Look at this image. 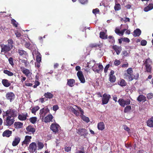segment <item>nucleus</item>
Segmentation results:
<instances>
[{"mask_svg": "<svg viewBox=\"0 0 153 153\" xmlns=\"http://www.w3.org/2000/svg\"><path fill=\"white\" fill-rule=\"evenodd\" d=\"M144 65L145 72L151 73L152 71V62L151 59L149 58L146 59L143 61Z\"/></svg>", "mask_w": 153, "mask_h": 153, "instance_id": "obj_1", "label": "nucleus"}, {"mask_svg": "<svg viewBox=\"0 0 153 153\" xmlns=\"http://www.w3.org/2000/svg\"><path fill=\"white\" fill-rule=\"evenodd\" d=\"M2 52L4 53L6 57L8 59V60L10 62V56L9 53L10 47L7 45H1Z\"/></svg>", "mask_w": 153, "mask_h": 153, "instance_id": "obj_2", "label": "nucleus"}, {"mask_svg": "<svg viewBox=\"0 0 153 153\" xmlns=\"http://www.w3.org/2000/svg\"><path fill=\"white\" fill-rule=\"evenodd\" d=\"M126 71L127 73L124 74L126 78L128 79L130 81H132L133 79L132 68H128L127 70Z\"/></svg>", "mask_w": 153, "mask_h": 153, "instance_id": "obj_3", "label": "nucleus"}, {"mask_svg": "<svg viewBox=\"0 0 153 153\" xmlns=\"http://www.w3.org/2000/svg\"><path fill=\"white\" fill-rule=\"evenodd\" d=\"M130 100L128 99L125 100L123 99H120L118 101V102L120 105L124 107H125V105L130 104Z\"/></svg>", "mask_w": 153, "mask_h": 153, "instance_id": "obj_4", "label": "nucleus"}, {"mask_svg": "<svg viewBox=\"0 0 153 153\" xmlns=\"http://www.w3.org/2000/svg\"><path fill=\"white\" fill-rule=\"evenodd\" d=\"M21 69L22 73L25 74L27 77H28L30 79H32L31 77L32 73L29 69L24 67H21Z\"/></svg>", "mask_w": 153, "mask_h": 153, "instance_id": "obj_5", "label": "nucleus"}, {"mask_svg": "<svg viewBox=\"0 0 153 153\" xmlns=\"http://www.w3.org/2000/svg\"><path fill=\"white\" fill-rule=\"evenodd\" d=\"M110 98L111 96L110 95L104 93L102 95V104L104 105L108 103Z\"/></svg>", "mask_w": 153, "mask_h": 153, "instance_id": "obj_6", "label": "nucleus"}, {"mask_svg": "<svg viewBox=\"0 0 153 153\" xmlns=\"http://www.w3.org/2000/svg\"><path fill=\"white\" fill-rule=\"evenodd\" d=\"M77 108L79 111L81 112V114L82 115V120L85 121L87 123H88L89 122V119L88 117L85 116L84 115V112L83 110L81 108V107L78 106H76Z\"/></svg>", "mask_w": 153, "mask_h": 153, "instance_id": "obj_7", "label": "nucleus"}, {"mask_svg": "<svg viewBox=\"0 0 153 153\" xmlns=\"http://www.w3.org/2000/svg\"><path fill=\"white\" fill-rule=\"evenodd\" d=\"M60 127L57 123H52L50 126L51 129L55 133H58Z\"/></svg>", "mask_w": 153, "mask_h": 153, "instance_id": "obj_8", "label": "nucleus"}, {"mask_svg": "<svg viewBox=\"0 0 153 153\" xmlns=\"http://www.w3.org/2000/svg\"><path fill=\"white\" fill-rule=\"evenodd\" d=\"M77 133L81 136H83L84 137H85L88 134L87 130L85 128H83L77 130Z\"/></svg>", "mask_w": 153, "mask_h": 153, "instance_id": "obj_9", "label": "nucleus"}, {"mask_svg": "<svg viewBox=\"0 0 153 153\" xmlns=\"http://www.w3.org/2000/svg\"><path fill=\"white\" fill-rule=\"evenodd\" d=\"M76 74L80 82L82 83H84L85 82V80L82 72L81 71H78Z\"/></svg>", "mask_w": 153, "mask_h": 153, "instance_id": "obj_10", "label": "nucleus"}, {"mask_svg": "<svg viewBox=\"0 0 153 153\" xmlns=\"http://www.w3.org/2000/svg\"><path fill=\"white\" fill-rule=\"evenodd\" d=\"M31 138V136H26L24 140L22 142V146H23L24 145H27L30 142Z\"/></svg>", "mask_w": 153, "mask_h": 153, "instance_id": "obj_11", "label": "nucleus"}, {"mask_svg": "<svg viewBox=\"0 0 153 153\" xmlns=\"http://www.w3.org/2000/svg\"><path fill=\"white\" fill-rule=\"evenodd\" d=\"M37 146L35 142H32L29 145L28 149L31 152H35L36 150Z\"/></svg>", "mask_w": 153, "mask_h": 153, "instance_id": "obj_12", "label": "nucleus"}, {"mask_svg": "<svg viewBox=\"0 0 153 153\" xmlns=\"http://www.w3.org/2000/svg\"><path fill=\"white\" fill-rule=\"evenodd\" d=\"M28 116L27 113H26L25 114H19L18 118L20 120L24 121L27 119V117Z\"/></svg>", "mask_w": 153, "mask_h": 153, "instance_id": "obj_13", "label": "nucleus"}, {"mask_svg": "<svg viewBox=\"0 0 153 153\" xmlns=\"http://www.w3.org/2000/svg\"><path fill=\"white\" fill-rule=\"evenodd\" d=\"M112 48L118 55L120 54L122 50V47L121 46H119L116 45H114L112 47Z\"/></svg>", "mask_w": 153, "mask_h": 153, "instance_id": "obj_14", "label": "nucleus"}, {"mask_svg": "<svg viewBox=\"0 0 153 153\" xmlns=\"http://www.w3.org/2000/svg\"><path fill=\"white\" fill-rule=\"evenodd\" d=\"M16 49L14 47V44L12 39H10V51L12 53H16Z\"/></svg>", "mask_w": 153, "mask_h": 153, "instance_id": "obj_15", "label": "nucleus"}, {"mask_svg": "<svg viewBox=\"0 0 153 153\" xmlns=\"http://www.w3.org/2000/svg\"><path fill=\"white\" fill-rule=\"evenodd\" d=\"M90 47L92 48H95L101 51L100 48L102 47V45L101 44L97 43L91 44L90 45Z\"/></svg>", "mask_w": 153, "mask_h": 153, "instance_id": "obj_16", "label": "nucleus"}, {"mask_svg": "<svg viewBox=\"0 0 153 153\" xmlns=\"http://www.w3.org/2000/svg\"><path fill=\"white\" fill-rule=\"evenodd\" d=\"M53 118V116L51 114H49L45 117L44 118V122L47 123L51 121Z\"/></svg>", "mask_w": 153, "mask_h": 153, "instance_id": "obj_17", "label": "nucleus"}, {"mask_svg": "<svg viewBox=\"0 0 153 153\" xmlns=\"http://www.w3.org/2000/svg\"><path fill=\"white\" fill-rule=\"evenodd\" d=\"M75 82V80L74 79H68L67 84L69 87H72L74 86V84Z\"/></svg>", "mask_w": 153, "mask_h": 153, "instance_id": "obj_18", "label": "nucleus"}, {"mask_svg": "<svg viewBox=\"0 0 153 153\" xmlns=\"http://www.w3.org/2000/svg\"><path fill=\"white\" fill-rule=\"evenodd\" d=\"M137 100L139 102H144L146 100V97L143 95H140L137 98Z\"/></svg>", "mask_w": 153, "mask_h": 153, "instance_id": "obj_19", "label": "nucleus"}, {"mask_svg": "<svg viewBox=\"0 0 153 153\" xmlns=\"http://www.w3.org/2000/svg\"><path fill=\"white\" fill-rule=\"evenodd\" d=\"M21 139L20 137H15L14 140L13 141L12 145L13 146H15L17 145L20 142Z\"/></svg>", "mask_w": 153, "mask_h": 153, "instance_id": "obj_20", "label": "nucleus"}, {"mask_svg": "<svg viewBox=\"0 0 153 153\" xmlns=\"http://www.w3.org/2000/svg\"><path fill=\"white\" fill-rule=\"evenodd\" d=\"M147 126L150 127H153V117L149 119L146 122Z\"/></svg>", "mask_w": 153, "mask_h": 153, "instance_id": "obj_21", "label": "nucleus"}, {"mask_svg": "<svg viewBox=\"0 0 153 153\" xmlns=\"http://www.w3.org/2000/svg\"><path fill=\"white\" fill-rule=\"evenodd\" d=\"M98 67L99 69L94 68H93V70L94 71L99 73H100V71H102L103 69V67L102 65L101 64H99Z\"/></svg>", "mask_w": 153, "mask_h": 153, "instance_id": "obj_22", "label": "nucleus"}, {"mask_svg": "<svg viewBox=\"0 0 153 153\" xmlns=\"http://www.w3.org/2000/svg\"><path fill=\"white\" fill-rule=\"evenodd\" d=\"M26 129L28 132L32 133L33 134L35 131V128L33 127L32 126H27Z\"/></svg>", "mask_w": 153, "mask_h": 153, "instance_id": "obj_23", "label": "nucleus"}, {"mask_svg": "<svg viewBox=\"0 0 153 153\" xmlns=\"http://www.w3.org/2000/svg\"><path fill=\"white\" fill-rule=\"evenodd\" d=\"M14 125L16 128H19L22 127L23 123L20 122H17L14 123Z\"/></svg>", "mask_w": 153, "mask_h": 153, "instance_id": "obj_24", "label": "nucleus"}, {"mask_svg": "<svg viewBox=\"0 0 153 153\" xmlns=\"http://www.w3.org/2000/svg\"><path fill=\"white\" fill-rule=\"evenodd\" d=\"M118 85L122 87L125 86L127 84L125 80L123 79H121L118 82Z\"/></svg>", "mask_w": 153, "mask_h": 153, "instance_id": "obj_25", "label": "nucleus"}, {"mask_svg": "<svg viewBox=\"0 0 153 153\" xmlns=\"http://www.w3.org/2000/svg\"><path fill=\"white\" fill-rule=\"evenodd\" d=\"M141 33V30L138 28L135 30L134 31L133 36L134 37L139 36Z\"/></svg>", "mask_w": 153, "mask_h": 153, "instance_id": "obj_26", "label": "nucleus"}, {"mask_svg": "<svg viewBox=\"0 0 153 153\" xmlns=\"http://www.w3.org/2000/svg\"><path fill=\"white\" fill-rule=\"evenodd\" d=\"M107 35L103 31H101L100 33V37L102 39H107Z\"/></svg>", "mask_w": 153, "mask_h": 153, "instance_id": "obj_27", "label": "nucleus"}, {"mask_svg": "<svg viewBox=\"0 0 153 153\" xmlns=\"http://www.w3.org/2000/svg\"><path fill=\"white\" fill-rule=\"evenodd\" d=\"M98 128L100 130H102L105 128V125L103 122H100L97 125Z\"/></svg>", "mask_w": 153, "mask_h": 153, "instance_id": "obj_28", "label": "nucleus"}, {"mask_svg": "<svg viewBox=\"0 0 153 153\" xmlns=\"http://www.w3.org/2000/svg\"><path fill=\"white\" fill-rule=\"evenodd\" d=\"M44 96L47 99H51L53 97V95L50 92H47L44 94Z\"/></svg>", "mask_w": 153, "mask_h": 153, "instance_id": "obj_29", "label": "nucleus"}, {"mask_svg": "<svg viewBox=\"0 0 153 153\" xmlns=\"http://www.w3.org/2000/svg\"><path fill=\"white\" fill-rule=\"evenodd\" d=\"M18 53L19 55L20 56H26L27 55V52L24 50L19 49L18 50Z\"/></svg>", "mask_w": 153, "mask_h": 153, "instance_id": "obj_30", "label": "nucleus"}, {"mask_svg": "<svg viewBox=\"0 0 153 153\" xmlns=\"http://www.w3.org/2000/svg\"><path fill=\"white\" fill-rule=\"evenodd\" d=\"M2 82L3 85L5 87H8L10 86V83L9 82L8 80L7 79H3Z\"/></svg>", "mask_w": 153, "mask_h": 153, "instance_id": "obj_31", "label": "nucleus"}, {"mask_svg": "<svg viewBox=\"0 0 153 153\" xmlns=\"http://www.w3.org/2000/svg\"><path fill=\"white\" fill-rule=\"evenodd\" d=\"M39 109V107L38 106H37L35 107H33L31 109L30 108V109L31 110V112L32 113L35 114L37 111Z\"/></svg>", "mask_w": 153, "mask_h": 153, "instance_id": "obj_32", "label": "nucleus"}, {"mask_svg": "<svg viewBox=\"0 0 153 153\" xmlns=\"http://www.w3.org/2000/svg\"><path fill=\"white\" fill-rule=\"evenodd\" d=\"M10 115L13 117H15L17 116V114L16 111L15 110L10 109Z\"/></svg>", "mask_w": 153, "mask_h": 153, "instance_id": "obj_33", "label": "nucleus"}, {"mask_svg": "<svg viewBox=\"0 0 153 153\" xmlns=\"http://www.w3.org/2000/svg\"><path fill=\"white\" fill-rule=\"evenodd\" d=\"M2 136L7 137H10V130H8L5 131L2 134Z\"/></svg>", "mask_w": 153, "mask_h": 153, "instance_id": "obj_34", "label": "nucleus"}, {"mask_svg": "<svg viewBox=\"0 0 153 153\" xmlns=\"http://www.w3.org/2000/svg\"><path fill=\"white\" fill-rule=\"evenodd\" d=\"M29 120L31 123L34 124L36 122L37 120V118L36 117H30L29 119Z\"/></svg>", "mask_w": 153, "mask_h": 153, "instance_id": "obj_35", "label": "nucleus"}, {"mask_svg": "<svg viewBox=\"0 0 153 153\" xmlns=\"http://www.w3.org/2000/svg\"><path fill=\"white\" fill-rule=\"evenodd\" d=\"M114 8L115 11H118L121 9V5L119 4L115 3Z\"/></svg>", "mask_w": 153, "mask_h": 153, "instance_id": "obj_36", "label": "nucleus"}, {"mask_svg": "<svg viewBox=\"0 0 153 153\" xmlns=\"http://www.w3.org/2000/svg\"><path fill=\"white\" fill-rule=\"evenodd\" d=\"M4 124V125H6L7 126H10V116L7 117L6 119H5Z\"/></svg>", "mask_w": 153, "mask_h": 153, "instance_id": "obj_37", "label": "nucleus"}, {"mask_svg": "<svg viewBox=\"0 0 153 153\" xmlns=\"http://www.w3.org/2000/svg\"><path fill=\"white\" fill-rule=\"evenodd\" d=\"M108 38V39L109 42L112 44H114L115 42V40L113 36H109Z\"/></svg>", "mask_w": 153, "mask_h": 153, "instance_id": "obj_38", "label": "nucleus"}, {"mask_svg": "<svg viewBox=\"0 0 153 153\" xmlns=\"http://www.w3.org/2000/svg\"><path fill=\"white\" fill-rule=\"evenodd\" d=\"M131 109V105H128L125 107L124 109V112L125 113H127L130 111Z\"/></svg>", "mask_w": 153, "mask_h": 153, "instance_id": "obj_39", "label": "nucleus"}, {"mask_svg": "<svg viewBox=\"0 0 153 153\" xmlns=\"http://www.w3.org/2000/svg\"><path fill=\"white\" fill-rule=\"evenodd\" d=\"M109 81L111 82H114L116 80V77L115 76H109Z\"/></svg>", "mask_w": 153, "mask_h": 153, "instance_id": "obj_40", "label": "nucleus"}, {"mask_svg": "<svg viewBox=\"0 0 153 153\" xmlns=\"http://www.w3.org/2000/svg\"><path fill=\"white\" fill-rule=\"evenodd\" d=\"M11 23L13 25L16 27L18 26V23L14 19H12L11 20Z\"/></svg>", "mask_w": 153, "mask_h": 153, "instance_id": "obj_41", "label": "nucleus"}, {"mask_svg": "<svg viewBox=\"0 0 153 153\" xmlns=\"http://www.w3.org/2000/svg\"><path fill=\"white\" fill-rule=\"evenodd\" d=\"M71 110L72 113L76 115V116H78L79 115V112L78 111L76 110L74 108H72L71 109Z\"/></svg>", "mask_w": 153, "mask_h": 153, "instance_id": "obj_42", "label": "nucleus"}, {"mask_svg": "<svg viewBox=\"0 0 153 153\" xmlns=\"http://www.w3.org/2000/svg\"><path fill=\"white\" fill-rule=\"evenodd\" d=\"M15 98V94L12 92H10V102H11Z\"/></svg>", "mask_w": 153, "mask_h": 153, "instance_id": "obj_43", "label": "nucleus"}, {"mask_svg": "<svg viewBox=\"0 0 153 153\" xmlns=\"http://www.w3.org/2000/svg\"><path fill=\"white\" fill-rule=\"evenodd\" d=\"M21 61L22 63L24 64L25 67H26L27 66L29 63L27 62V60L25 59H22Z\"/></svg>", "mask_w": 153, "mask_h": 153, "instance_id": "obj_44", "label": "nucleus"}, {"mask_svg": "<svg viewBox=\"0 0 153 153\" xmlns=\"http://www.w3.org/2000/svg\"><path fill=\"white\" fill-rule=\"evenodd\" d=\"M44 145L43 144L40 142H38V147L39 149H41L43 148Z\"/></svg>", "mask_w": 153, "mask_h": 153, "instance_id": "obj_45", "label": "nucleus"}, {"mask_svg": "<svg viewBox=\"0 0 153 153\" xmlns=\"http://www.w3.org/2000/svg\"><path fill=\"white\" fill-rule=\"evenodd\" d=\"M10 114V111L7 110L6 112H4L3 113V117L4 118L5 117V116L8 117L9 116V114Z\"/></svg>", "mask_w": 153, "mask_h": 153, "instance_id": "obj_46", "label": "nucleus"}, {"mask_svg": "<svg viewBox=\"0 0 153 153\" xmlns=\"http://www.w3.org/2000/svg\"><path fill=\"white\" fill-rule=\"evenodd\" d=\"M121 62L119 60L115 59L114 62V64L115 66H118L120 64Z\"/></svg>", "mask_w": 153, "mask_h": 153, "instance_id": "obj_47", "label": "nucleus"}, {"mask_svg": "<svg viewBox=\"0 0 153 153\" xmlns=\"http://www.w3.org/2000/svg\"><path fill=\"white\" fill-rule=\"evenodd\" d=\"M147 97L148 99L152 98L153 97V94L152 93H149L147 94Z\"/></svg>", "mask_w": 153, "mask_h": 153, "instance_id": "obj_48", "label": "nucleus"}, {"mask_svg": "<svg viewBox=\"0 0 153 153\" xmlns=\"http://www.w3.org/2000/svg\"><path fill=\"white\" fill-rule=\"evenodd\" d=\"M99 12V10L98 8H96L93 9L92 11L93 13L95 14H96L98 13Z\"/></svg>", "mask_w": 153, "mask_h": 153, "instance_id": "obj_49", "label": "nucleus"}, {"mask_svg": "<svg viewBox=\"0 0 153 153\" xmlns=\"http://www.w3.org/2000/svg\"><path fill=\"white\" fill-rule=\"evenodd\" d=\"M140 44L142 46H145L147 44V41L145 40H142Z\"/></svg>", "mask_w": 153, "mask_h": 153, "instance_id": "obj_50", "label": "nucleus"}, {"mask_svg": "<svg viewBox=\"0 0 153 153\" xmlns=\"http://www.w3.org/2000/svg\"><path fill=\"white\" fill-rule=\"evenodd\" d=\"M15 34L16 36V37H19L21 36V34L18 30H16L15 31Z\"/></svg>", "mask_w": 153, "mask_h": 153, "instance_id": "obj_51", "label": "nucleus"}, {"mask_svg": "<svg viewBox=\"0 0 153 153\" xmlns=\"http://www.w3.org/2000/svg\"><path fill=\"white\" fill-rule=\"evenodd\" d=\"M82 4H85L88 3V0H78Z\"/></svg>", "mask_w": 153, "mask_h": 153, "instance_id": "obj_52", "label": "nucleus"}, {"mask_svg": "<svg viewBox=\"0 0 153 153\" xmlns=\"http://www.w3.org/2000/svg\"><path fill=\"white\" fill-rule=\"evenodd\" d=\"M36 60L37 62H40L41 61V57L37 55L36 57Z\"/></svg>", "mask_w": 153, "mask_h": 153, "instance_id": "obj_53", "label": "nucleus"}, {"mask_svg": "<svg viewBox=\"0 0 153 153\" xmlns=\"http://www.w3.org/2000/svg\"><path fill=\"white\" fill-rule=\"evenodd\" d=\"M115 32L117 34L119 35H120V29H118V28L116 27L115 28Z\"/></svg>", "mask_w": 153, "mask_h": 153, "instance_id": "obj_54", "label": "nucleus"}, {"mask_svg": "<svg viewBox=\"0 0 153 153\" xmlns=\"http://www.w3.org/2000/svg\"><path fill=\"white\" fill-rule=\"evenodd\" d=\"M82 151L77 150L76 152V153H85L84 152V148L83 147L82 149H81Z\"/></svg>", "mask_w": 153, "mask_h": 153, "instance_id": "obj_55", "label": "nucleus"}, {"mask_svg": "<svg viewBox=\"0 0 153 153\" xmlns=\"http://www.w3.org/2000/svg\"><path fill=\"white\" fill-rule=\"evenodd\" d=\"M40 84V83L38 81H36V80L35 82V84L33 85V87L34 88H36V87L39 86Z\"/></svg>", "mask_w": 153, "mask_h": 153, "instance_id": "obj_56", "label": "nucleus"}, {"mask_svg": "<svg viewBox=\"0 0 153 153\" xmlns=\"http://www.w3.org/2000/svg\"><path fill=\"white\" fill-rule=\"evenodd\" d=\"M53 110L54 111H56L59 109V107L57 105H53Z\"/></svg>", "mask_w": 153, "mask_h": 153, "instance_id": "obj_57", "label": "nucleus"}, {"mask_svg": "<svg viewBox=\"0 0 153 153\" xmlns=\"http://www.w3.org/2000/svg\"><path fill=\"white\" fill-rule=\"evenodd\" d=\"M65 151L67 152H69L71 150V148L70 147L66 146L65 148Z\"/></svg>", "mask_w": 153, "mask_h": 153, "instance_id": "obj_58", "label": "nucleus"}, {"mask_svg": "<svg viewBox=\"0 0 153 153\" xmlns=\"http://www.w3.org/2000/svg\"><path fill=\"white\" fill-rule=\"evenodd\" d=\"M30 46V44L29 42H26L25 44V48H29Z\"/></svg>", "mask_w": 153, "mask_h": 153, "instance_id": "obj_59", "label": "nucleus"}, {"mask_svg": "<svg viewBox=\"0 0 153 153\" xmlns=\"http://www.w3.org/2000/svg\"><path fill=\"white\" fill-rule=\"evenodd\" d=\"M109 67V65L108 64L104 68V72L105 73H106L107 72L108 70V68Z\"/></svg>", "mask_w": 153, "mask_h": 153, "instance_id": "obj_60", "label": "nucleus"}, {"mask_svg": "<svg viewBox=\"0 0 153 153\" xmlns=\"http://www.w3.org/2000/svg\"><path fill=\"white\" fill-rule=\"evenodd\" d=\"M139 76V74L138 73H137L134 76L133 79H137Z\"/></svg>", "mask_w": 153, "mask_h": 153, "instance_id": "obj_61", "label": "nucleus"}, {"mask_svg": "<svg viewBox=\"0 0 153 153\" xmlns=\"http://www.w3.org/2000/svg\"><path fill=\"white\" fill-rule=\"evenodd\" d=\"M124 42L128 43L130 42L129 39L128 38H124L123 39Z\"/></svg>", "mask_w": 153, "mask_h": 153, "instance_id": "obj_62", "label": "nucleus"}, {"mask_svg": "<svg viewBox=\"0 0 153 153\" xmlns=\"http://www.w3.org/2000/svg\"><path fill=\"white\" fill-rule=\"evenodd\" d=\"M128 54V53H127L126 51H123L122 52V55H123L124 56H127Z\"/></svg>", "mask_w": 153, "mask_h": 153, "instance_id": "obj_63", "label": "nucleus"}, {"mask_svg": "<svg viewBox=\"0 0 153 153\" xmlns=\"http://www.w3.org/2000/svg\"><path fill=\"white\" fill-rule=\"evenodd\" d=\"M44 112V108H43L41 109L39 111V114L40 115H42V114Z\"/></svg>", "mask_w": 153, "mask_h": 153, "instance_id": "obj_64", "label": "nucleus"}]
</instances>
